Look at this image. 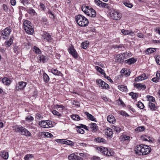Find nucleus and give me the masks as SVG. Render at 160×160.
Masks as SVG:
<instances>
[{"label":"nucleus","instance_id":"1","mask_svg":"<svg viewBox=\"0 0 160 160\" xmlns=\"http://www.w3.org/2000/svg\"><path fill=\"white\" fill-rule=\"evenodd\" d=\"M136 153L139 155H144L149 154L151 151V148L149 146L141 144L137 146L135 149Z\"/></svg>","mask_w":160,"mask_h":160},{"label":"nucleus","instance_id":"2","mask_svg":"<svg viewBox=\"0 0 160 160\" xmlns=\"http://www.w3.org/2000/svg\"><path fill=\"white\" fill-rule=\"evenodd\" d=\"M75 20L77 24L81 27H86L89 23L88 20L82 15H78L76 16Z\"/></svg>","mask_w":160,"mask_h":160},{"label":"nucleus","instance_id":"3","mask_svg":"<svg viewBox=\"0 0 160 160\" xmlns=\"http://www.w3.org/2000/svg\"><path fill=\"white\" fill-rule=\"evenodd\" d=\"M12 128L14 131L17 132H20L22 135L27 136H31V133L30 132L21 125H16L15 126L13 127Z\"/></svg>","mask_w":160,"mask_h":160},{"label":"nucleus","instance_id":"4","mask_svg":"<svg viewBox=\"0 0 160 160\" xmlns=\"http://www.w3.org/2000/svg\"><path fill=\"white\" fill-rule=\"evenodd\" d=\"M39 125L43 128H48L53 126L52 121L50 120H42L39 122Z\"/></svg>","mask_w":160,"mask_h":160},{"label":"nucleus","instance_id":"5","mask_svg":"<svg viewBox=\"0 0 160 160\" xmlns=\"http://www.w3.org/2000/svg\"><path fill=\"white\" fill-rule=\"evenodd\" d=\"M12 31L10 28H6L2 31L1 35L2 38L4 39H7Z\"/></svg>","mask_w":160,"mask_h":160},{"label":"nucleus","instance_id":"6","mask_svg":"<svg viewBox=\"0 0 160 160\" xmlns=\"http://www.w3.org/2000/svg\"><path fill=\"white\" fill-rule=\"evenodd\" d=\"M96 82L99 87H101L102 89H108L110 88L109 85L101 79H97Z\"/></svg>","mask_w":160,"mask_h":160},{"label":"nucleus","instance_id":"7","mask_svg":"<svg viewBox=\"0 0 160 160\" xmlns=\"http://www.w3.org/2000/svg\"><path fill=\"white\" fill-rule=\"evenodd\" d=\"M97 149L98 152L102 153L103 154L106 155L107 156H110L112 155L111 152L110 151H108L107 148H105L103 147H98L97 148Z\"/></svg>","mask_w":160,"mask_h":160},{"label":"nucleus","instance_id":"8","mask_svg":"<svg viewBox=\"0 0 160 160\" xmlns=\"http://www.w3.org/2000/svg\"><path fill=\"white\" fill-rule=\"evenodd\" d=\"M110 16L113 19L118 20L121 18L122 15L121 13H119L118 12L114 11L111 13Z\"/></svg>","mask_w":160,"mask_h":160},{"label":"nucleus","instance_id":"9","mask_svg":"<svg viewBox=\"0 0 160 160\" xmlns=\"http://www.w3.org/2000/svg\"><path fill=\"white\" fill-rule=\"evenodd\" d=\"M27 84L26 82L22 81L18 82L15 88V91H18L23 90Z\"/></svg>","mask_w":160,"mask_h":160},{"label":"nucleus","instance_id":"10","mask_svg":"<svg viewBox=\"0 0 160 160\" xmlns=\"http://www.w3.org/2000/svg\"><path fill=\"white\" fill-rule=\"evenodd\" d=\"M48 60V58L43 55H39L37 57V61L38 63H45Z\"/></svg>","mask_w":160,"mask_h":160},{"label":"nucleus","instance_id":"11","mask_svg":"<svg viewBox=\"0 0 160 160\" xmlns=\"http://www.w3.org/2000/svg\"><path fill=\"white\" fill-rule=\"evenodd\" d=\"M68 51L69 53L75 58H78V53L76 50L74 48L73 46H70L68 48Z\"/></svg>","mask_w":160,"mask_h":160},{"label":"nucleus","instance_id":"12","mask_svg":"<svg viewBox=\"0 0 160 160\" xmlns=\"http://www.w3.org/2000/svg\"><path fill=\"white\" fill-rule=\"evenodd\" d=\"M126 58V55H123V54L120 53L118 54L115 58V61L117 62H121L123 61L124 58Z\"/></svg>","mask_w":160,"mask_h":160},{"label":"nucleus","instance_id":"13","mask_svg":"<svg viewBox=\"0 0 160 160\" xmlns=\"http://www.w3.org/2000/svg\"><path fill=\"white\" fill-rule=\"evenodd\" d=\"M88 126V129H89V131H91L95 132L97 131L98 129V127L96 124L95 123H92L89 124Z\"/></svg>","mask_w":160,"mask_h":160},{"label":"nucleus","instance_id":"14","mask_svg":"<svg viewBox=\"0 0 160 160\" xmlns=\"http://www.w3.org/2000/svg\"><path fill=\"white\" fill-rule=\"evenodd\" d=\"M148 76L145 73H143L140 76L135 78L134 80L136 82H139L148 78Z\"/></svg>","mask_w":160,"mask_h":160},{"label":"nucleus","instance_id":"15","mask_svg":"<svg viewBox=\"0 0 160 160\" xmlns=\"http://www.w3.org/2000/svg\"><path fill=\"white\" fill-rule=\"evenodd\" d=\"M141 138L142 140L145 141H148L149 142H152L154 141V139L147 135H143L141 136Z\"/></svg>","mask_w":160,"mask_h":160},{"label":"nucleus","instance_id":"16","mask_svg":"<svg viewBox=\"0 0 160 160\" xmlns=\"http://www.w3.org/2000/svg\"><path fill=\"white\" fill-rule=\"evenodd\" d=\"M134 86L135 88L140 90H144L146 88L145 85L142 84L141 83H134Z\"/></svg>","mask_w":160,"mask_h":160},{"label":"nucleus","instance_id":"17","mask_svg":"<svg viewBox=\"0 0 160 160\" xmlns=\"http://www.w3.org/2000/svg\"><path fill=\"white\" fill-rule=\"evenodd\" d=\"M42 36L44 38V39L46 40L47 42H51L52 38L49 33L47 32H44Z\"/></svg>","mask_w":160,"mask_h":160},{"label":"nucleus","instance_id":"18","mask_svg":"<svg viewBox=\"0 0 160 160\" xmlns=\"http://www.w3.org/2000/svg\"><path fill=\"white\" fill-rule=\"evenodd\" d=\"M107 121L111 123L114 124L116 122L114 117L112 115H109L107 117Z\"/></svg>","mask_w":160,"mask_h":160},{"label":"nucleus","instance_id":"19","mask_svg":"<svg viewBox=\"0 0 160 160\" xmlns=\"http://www.w3.org/2000/svg\"><path fill=\"white\" fill-rule=\"evenodd\" d=\"M122 33L124 35H131L132 36H133L134 34V32H132V30H125L123 29L121 30Z\"/></svg>","mask_w":160,"mask_h":160},{"label":"nucleus","instance_id":"20","mask_svg":"<svg viewBox=\"0 0 160 160\" xmlns=\"http://www.w3.org/2000/svg\"><path fill=\"white\" fill-rule=\"evenodd\" d=\"M105 134L109 137H112L113 134V132L112 129L110 128H107L105 130Z\"/></svg>","mask_w":160,"mask_h":160},{"label":"nucleus","instance_id":"21","mask_svg":"<svg viewBox=\"0 0 160 160\" xmlns=\"http://www.w3.org/2000/svg\"><path fill=\"white\" fill-rule=\"evenodd\" d=\"M49 70L50 72H51L55 75L60 76L62 75L61 72L58 71L57 69L52 68L50 69Z\"/></svg>","mask_w":160,"mask_h":160},{"label":"nucleus","instance_id":"22","mask_svg":"<svg viewBox=\"0 0 160 160\" xmlns=\"http://www.w3.org/2000/svg\"><path fill=\"white\" fill-rule=\"evenodd\" d=\"M59 140L60 141V142L62 143L71 146H72L73 145V142L69 140L61 139Z\"/></svg>","mask_w":160,"mask_h":160},{"label":"nucleus","instance_id":"23","mask_svg":"<svg viewBox=\"0 0 160 160\" xmlns=\"http://www.w3.org/2000/svg\"><path fill=\"white\" fill-rule=\"evenodd\" d=\"M26 32L28 34H32L34 32V29L32 26H31L28 27V28H26L24 29Z\"/></svg>","mask_w":160,"mask_h":160},{"label":"nucleus","instance_id":"24","mask_svg":"<svg viewBox=\"0 0 160 160\" xmlns=\"http://www.w3.org/2000/svg\"><path fill=\"white\" fill-rule=\"evenodd\" d=\"M137 61V59L134 58H132L129 59L125 60V63L128 64H131L134 63Z\"/></svg>","mask_w":160,"mask_h":160},{"label":"nucleus","instance_id":"25","mask_svg":"<svg viewBox=\"0 0 160 160\" xmlns=\"http://www.w3.org/2000/svg\"><path fill=\"white\" fill-rule=\"evenodd\" d=\"M0 156L4 159H7L8 158V153L7 152L3 151L1 152Z\"/></svg>","mask_w":160,"mask_h":160},{"label":"nucleus","instance_id":"26","mask_svg":"<svg viewBox=\"0 0 160 160\" xmlns=\"http://www.w3.org/2000/svg\"><path fill=\"white\" fill-rule=\"evenodd\" d=\"M13 38V37H11L9 40L6 41L4 43L5 46L7 47L10 46L12 44Z\"/></svg>","mask_w":160,"mask_h":160},{"label":"nucleus","instance_id":"27","mask_svg":"<svg viewBox=\"0 0 160 160\" xmlns=\"http://www.w3.org/2000/svg\"><path fill=\"white\" fill-rule=\"evenodd\" d=\"M2 82L6 85H9L11 83V81L8 78H4L2 79Z\"/></svg>","mask_w":160,"mask_h":160},{"label":"nucleus","instance_id":"28","mask_svg":"<svg viewBox=\"0 0 160 160\" xmlns=\"http://www.w3.org/2000/svg\"><path fill=\"white\" fill-rule=\"evenodd\" d=\"M85 114L87 116V118L89 120L92 121H95V119L94 116H93L91 114L89 113L88 112H84Z\"/></svg>","mask_w":160,"mask_h":160},{"label":"nucleus","instance_id":"29","mask_svg":"<svg viewBox=\"0 0 160 160\" xmlns=\"http://www.w3.org/2000/svg\"><path fill=\"white\" fill-rule=\"evenodd\" d=\"M156 50V48H150L147 49L146 51V53L147 54H149L155 52Z\"/></svg>","mask_w":160,"mask_h":160},{"label":"nucleus","instance_id":"30","mask_svg":"<svg viewBox=\"0 0 160 160\" xmlns=\"http://www.w3.org/2000/svg\"><path fill=\"white\" fill-rule=\"evenodd\" d=\"M23 25L24 28L25 29L26 28H28V27L32 26V24L29 21L25 20L24 22Z\"/></svg>","mask_w":160,"mask_h":160},{"label":"nucleus","instance_id":"31","mask_svg":"<svg viewBox=\"0 0 160 160\" xmlns=\"http://www.w3.org/2000/svg\"><path fill=\"white\" fill-rule=\"evenodd\" d=\"M43 78L44 82L46 83L48 82L50 80L49 77L46 73H43Z\"/></svg>","mask_w":160,"mask_h":160},{"label":"nucleus","instance_id":"32","mask_svg":"<svg viewBox=\"0 0 160 160\" xmlns=\"http://www.w3.org/2000/svg\"><path fill=\"white\" fill-rule=\"evenodd\" d=\"M118 88L120 91L122 92H126L127 90V87L123 85L118 86Z\"/></svg>","mask_w":160,"mask_h":160},{"label":"nucleus","instance_id":"33","mask_svg":"<svg viewBox=\"0 0 160 160\" xmlns=\"http://www.w3.org/2000/svg\"><path fill=\"white\" fill-rule=\"evenodd\" d=\"M95 141L97 142L103 143H105L106 141L104 139L101 138H96L95 139Z\"/></svg>","mask_w":160,"mask_h":160},{"label":"nucleus","instance_id":"34","mask_svg":"<svg viewBox=\"0 0 160 160\" xmlns=\"http://www.w3.org/2000/svg\"><path fill=\"white\" fill-rule=\"evenodd\" d=\"M89 8L90 7L88 6H87L85 5H83L82 7V10L84 12V13L87 14V12Z\"/></svg>","mask_w":160,"mask_h":160},{"label":"nucleus","instance_id":"35","mask_svg":"<svg viewBox=\"0 0 160 160\" xmlns=\"http://www.w3.org/2000/svg\"><path fill=\"white\" fill-rule=\"evenodd\" d=\"M112 128L113 130V132H115L117 133H119L121 130V128H120L114 125L112 126Z\"/></svg>","mask_w":160,"mask_h":160},{"label":"nucleus","instance_id":"36","mask_svg":"<svg viewBox=\"0 0 160 160\" xmlns=\"http://www.w3.org/2000/svg\"><path fill=\"white\" fill-rule=\"evenodd\" d=\"M148 106L152 110L155 111L156 110L157 108L155 105L152 102H149L148 103Z\"/></svg>","mask_w":160,"mask_h":160},{"label":"nucleus","instance_id":"37","mask_svg":"<svg viewBox=\"0 0 160 160\" xmlns=\"http://www.w3.org/2000/svg\"><path fill=\"white\" fill-rule=\"evenodd\" d=\"M123 4L126 7L129 8H131L133 6V5L132 3L128 1H124L123 2Z\"/></svg>","mask_w":160,"mask_h":160},{"label":"nucleus","instance_id":"38","mask_svg":"<svg viewBox=\"0 0 160 160\" xmlns=\"http://www.w3.org/2000/svg\"><path fill=\"white\" fill-rule=\"evenodd\" d=\"M121 141H124L129 140L130 138L129 136H127L126 135H123L121 137Z\"/></svg>","mask_w":160,"mask_h":160},{"label":"nucleus","instance_id":"39","mask_svg":"<svg viewBox=\"0 0 160 160\" xmlns=\"http://www.w3.org/2000/svg\"><path fill=\"white\" fill-rule=\"evenodd\" d=\"M95 68L101 74L105 75V73L104 72V70L100 67L98 66H95Z\"/></svg>","mask_w":160,"mask_h":160},{"label":"nucleus","instance_id":"40","mask_svg":"<svg viewBox=\"0 0 160 160\" xmlns=\"http://www.w3.org/2000/svg\"><path fill=\"white\" fill-rule=\"evenodd\" d=\"M71 118L74 120L78 121L80 120V117L77 114H73L71 116Z\"/></svg>","mask_w":160,"mask_h":160},{"label":"nucleus","instance_id":"41","mask_svg":"<svg viewBox=\"0 0 160 160\" xmlns=\"http://www.w3.org/2000/svg\"><path fill=\"white\" fill-rule=\"evenodd\" d=\"M76 155L75 153H72L68 156V158L69 160H75Z\"/></svg>","mask_w":160,"mask_h":160},{"label":"nucleus","instance_id":"42","mask_svg":"<svg viewBox=\"0 0 160 160\" xmlns=\"http://www.w3.org/2000/svg\"><path fill=\"white\" fill-rule=\"evenodd\" d=\"M28 12L32 15H34L36 13L35 10L32 8H29L28 9Z\"/></svg>","mask_w":160,"mask_h":160},{"label":"nucleus","instance_id":"43","mask_svg":"<svg viewBox=\"0 0 160 160\" xmlns=\"http://www.w3.org/2000/svg\"><path fill=\"white\" fill-rule=\"evenodd\" d=\"M33 51L36 54H38L41 52V51L39 48L36 46H34L33 49Z\"/></svg>","mask_w":160,"mask_h":160},{"label":"nucleus","instance_id":"44","mask_svg":"<svg viewBox=\"0 0 160 160\" xmlns=\"http://www.w3.org/2000/svg\"><path fill=\"white\" fill-rule=\"evenodd\" d=\"M88 45V41L84 42L82 43L81 47L83 49H86Z\"/></svg>","mask_w":160,"mask_h":160},{"label":"nucleus","instance_id":"45","mask_svg":"<svg viewBox=\"0 0 160 160\" xmlns=\"http://www.w3.org/2000/svg\"><path fill=\"white\" fill-rule=\"evenodd\" d=\"M76 128H77V131L79 133L82 134L84 133V130L83 129L80 128L79 126H77L76 127Z\"/></svg>","mask_w":160,"mask_h":160},{"label":"nucleus","instance_id":"46","mask_svg":"<svg viewBox=\"0 0 160 160\" xmlns=\"http://www.w3.org/2000/svg\"><path fill=\"white\" fill-rule=\"evenodd\" d=\"M25 119L27 121L31 122L33 120L34 118L32 116L29 115L26 117Z\"/></svg>","mask_w":160,"mask_h":160},{"label":"nucleus","instance_id":"47","mask_svg":"<svg viewBox=\"0 0 160 160\" xmlns=\"http://www.w3.org/2000/svg\"><path fill=\"white\" fill-rule=\"evenodd\" d=\"M144 130V126H142L140 127H138L135 130L136 131H137L138 132H141L143 131Z\"/></svg>","mask_w":160,"mask_h":160},{"label":"nucleus","instance_id":"48","mask_svg":"<svg viewBox=\"0 0 160 160\" xmlns=\"http://www.w3.org/2000/svg\"><path fill=\"white\" fill-rule=\"evenodd\" d=\"M52 112L54 115L58 116V118H60L62 116V115L56 110H53L52 111Z\"/></svg>","mask_w":160,"mask_h":160},{"label":"nucleus","instance_id":"49","mask_svg":"<svg viewBox=\"0 0 160 160\" xmlns=\"http://www.w3.org/2000/svg\"><path fill=\"white\" fill-rule=\"evenodd\" d=\"M91 10L92 11H91L92 12L91 14H89V16L92 18L95 17L96 15L95 11L92 8V9H91Z\"/></svg>","mask_w":160,"mask_h":160},{"label":"nucleus","instance_id":"50","mask_svg":"<svg viewBox=\"0 0 160 160\" xmlns=\"http://www.w3.org/2000/svg\"><path fill=\"white\" fill-rule=\"evenodd\" d=\"M137 106L140 108L141 109H143L144 107V106L143 105V104L140 102H138V103L137 104Z\"/></svg>","mask_w":160,"mask_h":160},{"label":"nucleus","instance_id":"51","mask_svg":"<svg viewBox=\"0 0 160 160\" xmlns=\"http://www.w3.org/2000/svg\"><path fill=\"white\" fill-rule=\"evenodd\" d=\"M94 2L98 6L101 7L102 2L99 0H95Z\"/></svg>","mask_w":160,"mask_h":160},{"label":"nucleus","instance_id":"52","mask_svg":"<svg viewBox=\"0 0 160 160\" xmlns=\"http://www.w3.org/2000/svg\"><path fill=\"white\" fill-rule=\"evenodd\" d=\"M147 98L148 100L151 102H154L155 101V99L154 97L151 96H147Z\"/></svg>","mask_w":160,"mask_h":160},{"label":"nucleus","instance_id":"53","mask_svg":"<svg viewBox=\"0 0 160 160\" xmlns=\"http://www.w3.org/2000/svg\"><path fill=\"white\" fill-rule=\"evenodd\" d=\"M33 157L32 154H27L26 155L24 158L25 160H28L29 158H31Z\"/></svg>","mask_w":160,"mask_h":160},{"label":"nucleus","instance_id":"54","mask_svg":"<svg viewBox=\"0 0 160 160\" xmlns=\"http://www.w3.org/2000/svg\"><path fill=\"white\" fill-rule=\"evenodd\" d=\"M155 61L157 64L160 65V56H157L155 58Z\"/></svg>","mask_w":160,"mask_h":160},{"label":"nucleus","instance_id":"55","mask_svg":"<svg viewBox=\"0 0 160 160\" xmlns=\"http://www.w3.org/2000/svg\"><path fill=\"white\" fill-rule=\"evenodd\" d=\"M2 8L4 11L5 12H7L8 8V6L6 5L3 4L2 6Z\"/></svg>","mask_w":160,"mask_h":160},{"label":"nucleus","instance_id":"56","mask_svg":"<svg viewBox=\"0 0 160 160\" xmlns=\"http://www.w3.org/2000/svg\"><path fill=\"white\" fill-rule=\"evenodd\" d=\"M80 128H82L85 129V130H87L89 131V129H88V127L87 126L85 125H83L82 124H80Z\"/></svg>","mask_w":160,"mask_h":160},{"label":"nucleus","instance_id":"57","mask_svg":"<svg viewBox=\"0 0 160 160\" xmlns=\"http://www.w3.org/2000/svg\"><path fill=\"white\" fill-rule=\"evenodd\" d=\"M48 14L50 15V17L52 19H54V16L52 12L51 11H49Z\"/></svg>","mask_w":160,"mask_h":160},{"label":"nucleus","instance_id":"58","mask_svg":"<svg viewBox=\"0 0 160 160\" xmlns=\"http://www.w3.org/2000/svg\"><path fill=\"white\" fill-rule=\"evenodd\" d=\"M45 136L49 138L53 136L52 135L51 133L48 132H45Z\"/></svg>","mask_w":160,"mask_h":160},{"label":"nucleus","instance_id":"59","mask_svg":"<svg viewBox=\"0 0 160 160\" xmlns=\"http://www.w3.org/2000/svg\"><path fill=\"white\" fill-rule=\"evenodd\" d=\"M130 74V72L129 70H127L124 73V75L125 76V77H127L129 76Z\"/></svg>","mask_w":160,"mask_h":160},{"label":"nucleus","instance_id":"60","mask_svg":"<svg viewBox=\"0 0 160 160\" xmlns=\"http://www.w3.org/2000/svg\"><path fill=\"white\" fill-rule=\"evenodd\" d=\"M159 78H158L155 77V78H153L152 79V81H153V82H158L159 81Z\"/></svg>","mask_w":160,"mask_h":160},{"label":"nucleus","instance_id":"61","mask_svg":"<svg viewBox=\"0 0 160 160\" xmlns=\"http://www.w3.org/2000/svg\"><path fill=\"white\" fill-rule=\"evenodd\" d=\"M91 9H92V8H89L88 9V11L87 12V14L88 16H89V14H91V11H92Z\"/></svg>","mask_w":160,"mask_h":160},{"label":"nucleus","instance_id":"62","mask_svg":"<svg viewBox=\"0 0 160 160\" xmlns=\"http://www.w3.org/2000/svg\"><path fill=\"white\" fill-rule=\"evenodd\" d=\"M10 2L12 5L14 6L16 4V0H10Z\"/></svg>","mask_w":160,"mask_h":160},{"label":"nucleus","instance_id":"63","mask_svg":"<svg viewBox=\"0 0 160 160\" xmlns=\"http://www.w3.org/2000/svg\"><path fill=\"white\" fill-rule=\"evenodd\" d=\"M75 160H83V159L82 158L76 155Z\"/></svg>","mask_w":160,"mask_h":160},{"label":"nucleus","instance_id":"64","mask_svg":"<svg viewBox=\"0 0 160 160\" xmlns=\"http://www.w3.org/2000/svg\"><path fill=\"white\" fill-rule=\"evenodd\" d=\"M155 31L157 33L160 35V28H157L155 29Z\"/></svg>","mask_w":160,"mask_h":160}]
</instances>
